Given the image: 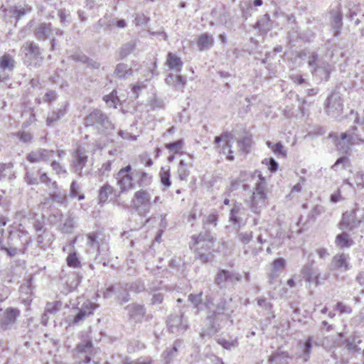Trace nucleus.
I'll return each mask as SVG.
<instances>
[{
	"instance_id": "nucleus-10",
	"label": "nucleus",
	"mask_w": 364,
	"mask_h": 364,
	"mask_svg": "<svg viewBox=\"0 0 364 364\" xmlns=\"http://www.w3.org/2000/svg\"><path fill=\"white\" fill-rule=\"evenodd\" d=\"M20 315L21 311L18 308H7L0 316V332L16 329Z\"/></svg>"
},
{
	"instance_id": "nucleus-27",
	"label": "nucleus",
	"mask_w": 364,
	"mask_h": 364,
	"mask_svg": "<svg viewBox=\"0 0 364 364\" xmlns=\"http://www.w3.org/2000/svg\"><path fill=\"white\" fill-rule=\"evenodd\" d=\"M86 245L89 247L87 252L97 251L99 255L103 250V243L99 237V234L96 232H92L87 235Z\"/></svg>"
},
{
	"instance_id": "nucleus-18",
	"label": "nucleus",
	"mask_w": 364,
	"mask_h": 364,
	"mask_svg": "<svg viewBox=\"0 0 364 364\" xmlns=\"http://www.w3.org/2000/svg\"><path fill=\"white\" fill-rule=\"evenodd\" d=\"M314 261H311L304 264L301 270V274L302 278L309 285L314 284L315 287H317L320 284L319 278L321 274L318 268L314 267Z\"/></svg>"
},
{
	"instance_id": "nucleus-58",
	"label": "nucleus",
	"mask_w": 364,
	"mask_h": 364,
	"mask_svg": "<svg viewBox=\"0 0 364 364\" xmlns=\"http://www.w3.org/2000/svg\"><path fill=\"white\" fill-rule=\"evenodd\" d=\"M220 153L227 155L226 158L228 161H232L235 157L233 156V151L231 149V144L230 139H225V142L222 146Z\"/></svg>"
},
{
	"instance_id": "nucleus-32",
	"label": "nucleus",
	"mask_w": 364,
	"mask_h": 364,
	"mask_svg": "<svg viewBox=\"0 0 364 364\" xmlns=\"http://www.w3.org/2000/svg\"><path fill=\"white\" fill-rule=\"evenodd\" d=\"M272 26V21L268 14L263 15L254 25V28L258 29L261 34L267 33Z\"/></svg>"
},
{
	"instance_id": "nucleus-14",
	"label": "nucleus",
	"mask_w": 364,
	"mask_h": 364,
	"mask_svg": "<svg viewBox=\"0 0 364 364\" xmlns=\"http://www.w3.org/2000/svg\"><path fill=\"white\" fill-rule=\"evenodd\" d=\"M213 245L214 241H210V244L207 242H193L192 245H190V247L194 250L195 258L205 264L211 261L213 257L211 252Z\"/></svg>"
},
{
	"instance_id": "nucleus-57",
	"label": "nucleus",
	"mask_w": 364,
	"mask_h": 364,
	"mask_svg": "<svg viewBox=\"0 0 364 364\" xmlns=\"http://www.w3.org/2000/svg\"><path fill=\"white\" fill-rule=\"evenodd\" d=\"M252 139L249 136H245L237 141V145L240 151L247 154L250 151Z\"/></svg>"
},
{
	"instance_id": "nucleus-3",
	"label": "nucleus",
	"mask_w": 364,
	"mask_h": 364,
	"mask_svg": "<svg viewBox=\"0 0 364 364\" xmlns=\"http://www.w3.org/2000/svg\"><path fill=\"white\" fill-rule=\"evenodd\" d=\"M85 127H92L97 134L109 136L116 127L109 116L100 109H94L84 118Z\"/></svg>"
},
{
	"instance_id": "nucleus-28",
	"label": "nucleus",
	"mask_w": 364,
	"mask_h": 364,
	"mask_svg": "<svg viewBox=\"0 0 364 364\" xmlns=\"http://www.w3.org/2000/svg\"><path fill=\"white\" fill-rule=\"evenodd\" d=\"M165 82L168 85L173 87L176 90L183 91L186 85V79L181 75H174L170 73L165 79Z\"/></svg>"
},
{
	"instance_id": "nucleus-24",
	"label": "nucleus",
	"mask_w": 364,
	"mask_h": 364,
	"mask_svg": "<svg viewBox=\"0 0 364 364\" xmlns=\"http://www.w3.org/2000/svg\"><path fill=\"white\" fill-rule=\"evenodd\" d=\"M125 309L128 312L129 318L135 323L141 322L146 314L144 306L137 303L127 305Z\"/></svg>"
},
{
	"instance_id": "nucleus-46",
	"label": "nucleus",
	"mask_w": 364,
	"mask_h": 364,
	"mask_svg": "<svg viewBox=\"0 0 364 364\" xmlns=\"http://www.w3.org/2000/svg\"><path fill=\"white\" fill-rule=\"evenodd\" d=\"M241 207H242L241 203H235L233 205V207L232 208V209L230 210V217H229L230 221L234 225H237L238 227H240V221H241V219L238 215L240 212Z\"/></svg>"
},
{
	"instance_id": "nucleus-37",
	"label": "nucleus",
	"mask_w": 364,
	"mask_h": 364,
	"mask_svg": "<svg viewBox=\"0 0 364 364\" xmlns=\"http://www.w3.org/2000/svg\"><path fill=\"white\" fill-rule=\"evenodd\" d=\"M133 70L132 68H129L127 64L120 63L116 65L114 71V75L119 79H125L129 76L133 75Z\"/></svg>"
},
{
	"instance_id": "nucleus-52",
	"label": "nucleus",
	"mask_w": 364,
	"mask_h": 364,
	"mask_svg": "<svg viewBox=\"0 0 364 364\" xmlns=\"http://www.w3.org/2000/svg\"><path fill=\"white\" fill-rule=\"evenodd\" d=\"M159 176L161 184L166 188H169L171 185L169 167L167 168L162 167L159 173Z\"/></svg>"
},
{
	"instance_id": "nucleus-15",
	"label": "nucleus",
	"mask_w": 364,
	"mask_h": 364,
	"mask_svg": "<svg viewBox=\"0 0 364 364\" xmlns=\"http://www.w3.org/2000/svg\"><path fill=\"white\" fill-rule=\"evenodd\" d=\"M88 160V156L85 149L77 147L72 154V160L70 163L71 171L78 176H82L83 168L86 166Z\"/></svg>"
},
{
	"instance_id": "nucleus-21",
	"label": "nucleus",
	"mask_w": 364,
	"mask_h": 364,
	"mask_svg": "<svg viewBox=\"0 0 364 364\" xmlns=\"http://www.w3.org/2000/svg\"><path fill=\"white\" fill-rule=\"evenodd\" d=\"M349 261L350 257L348 255L345 253L337 254L333 257L329 269L331 271L347 272L351 267Z\"/></svg>"
},
{
	"instance_id": "nucleus-53",
	"label": "nucleus",
	"mask_w": 364,
	"mask_h": 364,
	"mask_svg": "<svg viewBox=\"0 0 364 364\" xmlns=\"http://www.w3.org/2000/svg\"><path fill=\"white\" fill-rule=\"evenodd\" d=\"M324 60L319 58V55L317 51H312L309 53L307 63L310 68V70L316 66L321 64V62Z\"/></svg>"
},
{
	"instance_id": "nucleus-41",
	"label": "nucleus",
	"mask_w": 364,
	"mask_h": 364,
	"mask_svg": "<svg viewBox=\"0 0 364 364\" xmlns=\"http://www.w3.org/2000/svg\"><path fill=\"white\" fill-rule=\"evenodd\" d=\"M135 48L136 43L133 41L122 44L118 50L119 59H124L134 50Z\"/></svg>"
},
{
	"instance_id": "nucleus-11",
	"label": "nucleus",
	"mask_w": 364,
	"mask_h": 364,
	"mask_svg": "<svg viewBox=\"0 0 364 364\" xmlns=\"http://www.w3.org/2000/svg\"><path fill=\"white\" fill-rule=\"evenodd\" d=\"M33 10L31 5L26 2H19L13 6H11L8 9L4 10L5 13V17L9 21L12 23L14 21L17 23L26 15L30 14Z\"/></svg>"
},
{
	"instance_id": "nucleus-47",
	"label": "nucleus",
	"mask_w": 364,
	"mask_h": 364,
	"mask_svg": "<svg viewBox=\"0 0 364 364\" xmlns=\"http://www.w3.org/2000/svg\"><path fill=\"white\" fill-rule=\"evenodd\" d=\"M336 244L342 248L349 247L353 244V241L349 237L348 233L343 232L338 234L336 237Z\"/></svg>"
},
{
	"instance_id": "nucleus-36",
	"label": "nucleus",
	"mask_w": 364,
	"mask_h": 364,
	"mask_svg": "<svg viewBox=\"0 0 364 364\" xmlns=\"http://www.w3.org/2000/svg\"><path fill=\"white\" fill-rule=\"evenodd\" d=\"M117 184L120 186L121 192L134 188V184L133 183L134 176L132 175H117Z\"/></svg>"
},
{
	"instance_id": "nucleus-34",
	"label": "nucleus",
	"mask_w": 364,
	"mask_h": 364,
	"mask_svg": "<svg viewBox=\"0 0 364 364\" xmlns=\"http://www.w3.org/2000/svg\"><path fill=\"white\" fill-rule=\"evenodd\" d=\"M66 107L67 105H65L57 110H53L48 113L46 121L47 126L53 127L56 122L60 119L67 112Z\"/></svg>"
},
{
	"instance_id": "nucleus-38",
	"label": "nucleus",
	"mask_w": 364,
	"mask_h": 364,
	"mask_svg": "<svg viewBox=\"0 0 364 364\" xmlns=\"http://www.w3.org/2000/svg\"><path fill=\"white\" fill-rule=\"evenodd\" d=\"M257 304L259 307L263 308L264 309L268 311L267 317L265 327L267 326L268 324L271 323V320L275 318V314L272 311L273 305L271 302L267 301L265 298H259L257 299Z\"/></svg>"
},
{
	"instance_id": "nucleus-17",
	"label": "nucleus",
	"mask_w": 364,
	"mask_h": 364,
	"mask_svg": "<svg viewBox=\"0 0 364 364\" xmlns=\"http://www.w3.org/2000/svg\"><path fill=\"white\" fill-rule=\"evenodd\" d=\"M324 54L323 58L332 63H336L339 61L340 58L344 56V53L341 48L338 46L335 39L328 40L322 46Z\"/></svg>"
},
{
	"instance_id": "nucleus-25",
	"label": "nucleus",
	"mask_w": 364,
	"mask_h": 364,
	"mask_svg": "<svg viewBox=\"0 0 364 364\" xmlns=\"http://www.w3.org/2000/svg\"><path fill=\"white\" fill-rule=\"evenodd\" d=\"M183 345V341L177 339L171 347L167 348L161 354V359L164 364H170L178 356V348Z\"/></svg>"
},
{
	"instance_id": "nucleus-64",
	"label": "nucleus",
	"mask_w": 364,
	"mask_h": 364,
	"mask_svg": "<svg viewBox=\"0 0 364 364\" xmlns=\"http://www.w3.org/2000/svg\"><path fill=\"white\" fill-rule=\"evenodd\" d=\"M183 144V141L182 139H178L177 141L166 144L165 147L169 151H173L174 154H177L182 149Z\"/></svg>"
},
{
	"instance_id": "nucleus-63",
	"label": "nucleus",
	"mask_w": 364,
	"mask_h": 364,
	"mask_svg": "<svg viewBox=\"0 0 364 364\" xmlns=\"http://www.w3.org/2000/svg\"><path fill=\"white\" fill-rule=\"evenodd\" d=\"M177 172H178V178L181 181H185L187 179L188 176L190 174V171L187 168L186 164L184 162V161H183V160L180 161Z\"/></svg>"
},
{
	"instance_id": "nucleus-1",
	"label": "nucleus",
	"mask_w": 364,
	"mask_h": 364,
	"mask_svg": "<svg viewBox=\"0 0 364 364\" xmlns=\"http://www.w3.org/2000/svg\"><path fill=\"white\" fill-rule=\"evenodd\" d=\"M188 300L198 310L202 309L200 305L207 309V316L200 332V336L211 337L218 333L226 325L232 326L233 319L232 314L234 311L232 299L225 294H220L218 291H209L203 298V292L199 294H190Z\"/></svg>"
},
{
	"instance_id": "nucleus-26",
	"label": "nucleus",
	"mask_w": 364,
	"mask_h": 364,
	"mask_svg": "<svg viewBox=\"0 0 364 364\" xmlns=\"http://www.w3.org/2000/svg\"><path fill=\"white\" fill-rule=\"evenodd\" d=\"M361 220H358L355 217V210H352L350 212H346L343 214L341 225L342 228L352 230L358 227Z\"/></svg>"
},
{
	"instance_id": "nucleus-13",
	"label": "nucleus",
	"mask_w": 364,
	"mask_h": 364,
	"mask_svg": "<svg viewBox=\"0 0 364 364\" xmlns=\"http://www.w3.org/2000/svg\"><path fill=\"white\" fill-rule=\"evenodd\" d=\"M242 279L240 273L227 269H219L214 279L215 284L220 289H226L228 284L234 285Z\"/></svg>"
},
{
	"instance_id": "nucleus-22",
	"label": "nucleus",
	"mask_w": 364,
	"mask_h": 364,
	"mask_svg": "<svg viewBox=\"0 0 364 364\" xmlns=\"http://www.w3.org/2000/svg\"><path fill=\"white\" fill-rule=\"evenodd\" d=\"M362 340L358 332L354 331L350 336L344 339L343 345L350 354L358 353L361 351L359 344Z\"/></svg>"
},
{
	"instance_id": "nucleus-49",
	"label": "nucleus",
	"mask_w": 364,
	"mask_h": 364,
	"mask_svg": "<svg viewBox=\"0 0 364 364\" xmlns=\"http://www.w3.org/2000/svg\"><path fill=\"white\" fill-rule=\"evenodd\" d=\"M114 191V188L109 184H105L102 186L100 191L98 195V199L100 203H105L109 198V196L111 195Z\"/></svg>"
},
{
	"instance_id": "nucleus-6",
	"label": "nucleus",
	"mask_w": 364,
	"mask_h": 364,
	"mask_svg": "<svg viewBox=\"0 0 364 364\" xmlns=\"http://www.w3.org/2000/svg\"><path fill=\"white\" fill-rule=\"evenodd\" d=\"M98 305L90 300L85 301L80 307H73L72 314L65 319L69 326H75L83 321L86 317L93 314Z\"/></svg>"
},
{
	"instance_id": "nucleus-45",
	"label": "nucleus",
	"mask_w": 364,
	"mask_h": 364,
	"mask_svg": "<svg viewBox=\"0 0 364 364\" xmlns=\"http://www.w3.org/2000/svg\"><path fill=\"white\" fill-rule=\"evenodd\" d=\"M74 227V218L70 215H68L64 220L63 223L59 225L58 229L63 233H71Z\"/></svg>"
},
{
	"instance_id": "nucleus-4",
	"label": "nucleus",
	"mask_w": 364,
	"mask_h": 364,
	"mask_svg": "<svg viewBox=\"0 0 364 364\" xmlns=\"http://www.w3.org/2000/svg\"><path fill=\"white\" fill-rule=\"evenodd\" d=\"M30 223L36 232L37 246L41 250H46L54 241L55 236L46 227L43 216L34 214L30 219Z\"/></svg>"
},
{
	"instance_id": "nucleus-29",
	"label": "nucleus",
	"mask_w": 364,
	"mask_h": 364,
	"mask_svg": "<svg viewBox=\"0 0 364 364\" xmlns=\"http://www.w3.org/2000/svg\"><path fill=\"white\" fill-rule=\"evenodd\" d=\"M214 38L208 33H203L197 39V47L199 50L204 51L210 49L214 45Z\"/></svg>"
},
{
	"instance_id": "nucleus-55",
	"label": "nucleus",
	"mask_w": 364,
	"mask_h": 364,
	"mask_svg": "<svg viewBox=\"0 0 364 364\" xmlns=\"http://www.w3.org/2000/svg\"><path fill=\"white\" fill-rule=\"evenodd\" d=\"M58 16L60 23L63 26H68L71 22V16L69 11L65 9H60L58 11Z\"/></svg>"
},
{
	"instance_id": "nucleus-2",
	"label": "nucleus",
	"mask_w": 364,
	"mask_h": 364,
	"mask_svg": "<svg viewBox=\"0 0 364 364\" xmlns=\"http://www.w3.org/2000/svg\"><path fill=\"white\" fill-rule=\"evenodd\" d=\"M4 230L0 229V250L9 257H13L19 254H25L33 240L29 232L24 229L22 225L18 228L8 230L6 240L3 236Z\"/></svg>"
},
{
	"instance_id": "nucleus-33",
	"label": "nucleus",
	"mask_w": 364,
	"mask_h": 364,
	"mask_svg": "<svg viewBox=\"0 0 364 364\" xmlns=\"http://www.w3.org/2000/svg\"><path fill=\"white\" fill-rule=\"evenodd\" d=\"M166 65L170 70H174L176 73L181 72L183 63L181 58L176 54L169 52L167 54Z\"/></svg>"
},
{
	"instance_id": "nucleus-20",
	"label": "nucleus",
	"mask_w": 364,
	"mask_h": 364,
	"mask_svg": "<svg viewBox=\"0 0 364 364\" xmlns=\"http://www.w3.org/2000/svg\"><path fill=\"white\" fill-rule=\"evenodd\" d=\"M167 327L170 333L180 335L187 330L188 323L186 321L183 320L182 316L174 314L168 316Z\"/></svg>"
},
{
	"instance_id": "nucleus-8",
	"label": "nucleus",
	"mask_w": 364,
	"mask_h": 364,
	"mask_svg": "<svg viewBox=\"0 0 364 364\" xmlns=\"http://www.w3.org/2000/svg\"><path fill=\"white\" fill-rule=\"evenodd\" d=\"M25 55V62L28 65L36 68L41 66L43 61L42 49L34 41H27L21 47Z\"/></svg>"
},
{
	"instance_id": "nucleus-50",
	"label": "nucleus",
	"mask_w": 364,
	"mask_h": 364,
	"mask_svg": "<svg viewBox=\"0 0 364 364\" xmlns=\"http://www.w3.org/2000/svg\"><path fill=\"white\" fill-rule=\"evenodd\" d=\"M80 187L76 181H73L70 187L69 196L71 198H77L78 200H82L85 198V195L80 193Z\"/></svg>"
},
{
	"instance_id": "nucleus-31",
	"label": "nucleus",
	"mask_w": 364,
	"mask_h": 364,
	"mask_svg": "<svg viewBox=\"0 0 364 364\" xmlns=\"http://www.w3.org/2000/svg\"><path fill=\"white\" fill-rule=\"evenodd\" d=\"M291 359L289 354L287 351H282L278 349L273 352L269 358V364H289Z\"/></svg>"
},
{
	"instance_id": "nucleus-60",
	"label": "nucleus",
	"mask_w": 364,
	"mask_h": 364,
	"mask_svg": "<svg viewBox=\"0 0 364 364\" xmlns=\"http://www.w3.org/2000/svg\"><path fill=\"white\" fill-rule=\"evenodd\" d=\"M218 343L225 349L231 350L232 349L236 348L239 342L237 338L232 339V340H225L224 338H220L218 340Z\"/></svg>"
},
{
	"instance_id": "nucleus-35",
	"label": "nucleus",
	"mask_w": 364,
	"mask_h": 364,
	"mask_svg": "<svg viewBox=\"0 0 364 364\" xmlns=\"http://www.w3.org/2000/svg\"><path fill=\"white\" fill-rule=\"evenodd\" d=\"M350 132L349 134L353 143L364 144V122L353 127Z\"/></svg>"
},
{
	"instance_id": "nucleus-40",
	"label": "nucleus",
	"mask_w": 364,
	"mask_h": 364,
	"mask_svg": "<svg viewBox=\"0 0 364 364\" xmlns=\"http://www.w3.org/2000/svg\"><path fill=\"white\" fill-rule=\"evenodd\" d=\"M343 16L341 11H338L331 13V26L335 30L334 36L338 37L340 34V30L343 26Z\"/></svg>"
},
{
	"instance_id": "nucleus-61",
	"label": "nucleus",
	"mask_w": 364,
	"mask_h": 364,
	"mask_svg": "<svg viewBox=\"0 0 364 364\" xmlns=\"http://www.w3.org/2000/svg\"><path fill=\"white\" fill-rule=\"evenodd\" d=\"M64 216L60 210L53 211L48 217L50 223L53 225H59L63 221Z\"/></svg>"
},
{
	"instance_id": "nucleus-54",
	"label": "nucleus",
	"mask_w": 364,
	"mask_h": 364,
	"mask_svg": "<svg viewBox=\"0 0 364 364\" xmlns=\"http://www.w3.org/2000/svg\"><path fill=\"white\" fill-rule=\"evenodd\" d=\"M129 291L138 294L144 291H146V288L145 287V284L143 280L141 279H138L134 282L129 284L128 291Z\"/></svg>"
},
{
	"instance_id": "nucleus-44",
	"label": "nucleus",
	"mask_w": 364,
	"mask_h": 364,
	"mask_svg": "<svg viewBox=\"0 0 364 364\" xmlns=\"http://www.w3.org/2000/svg\"><path fill=\"white\" fill-rule=\"evenodd\" d=\"M93 344L90 340H85L79 343L75 348L79 358H81V355L84 354H90L92 353Z\"/></svg>"
},
{
	"instance_id": "nucleus-19",
	"label": "nucleus",
	"mask_w": 364,
	"mask_h": 364,
	"mask_svg": "<svg viewBox=\"0 0 364 364\" xmlns=\"http://www.w3.org/2000/svg\"><path fill=\"white\" fill-rule=\"evenodd\" d=\"M59 279L68 287L69 291L75 289L81 281L78 273L66 268H62L59 274Z\"/></svg>"
},
{
	"instance_id": "nucleus-5",
	"label": "nucleus",
	"mask_w": 364,
	"mask_h": 364,
	"mask_svg": "<svg viewBox=\"0 0 364 364\" xmlns=\"http://www.w3.org/2000/svg\"><path fill=\"white\" fill-rule=\"evenodd\" d=\"M267 181L264 177L259 175V181L256 183L255 191L249 199L246 200V204L250 210L259 215L262 210L266 206Z\"/></svg>"
},
{
	"instance_id": "nucleus-9",
	"label": "nucleus",
	"mask_w": 364,
	"mask_h": 364,
	"mask_svg": "<svg viewBox=\"0 0 364 364\" xmlns=\"http://www.w3.org/2000/svg\"><path fill=\"white\" fill-rule=\"evenodd\" d=\"M128 286L129 283L127 282H117L111 284L103 291V296L105 299H110L115 295L117 302L122 305L130 299Z\"/></svg>"
},
{
	"instance_id": "nucleus-7",
	"label": "nucleus",
	"mask_w": 364,
	"mask_h": 364,
	"mask_svg": "<svg viewBox=\"0 0 364 364\" xmlns=\"http://www.w3.org/2000/svg\"><path fill=\"white\" fill-rule=\"evenodd\" d=\"M151 205V194L144 189L136 191L131 200L132 209L141 216H146L150 212Z\"/></svg>"
},
{
	"instance_id": "nucleus-23",
	"label": "nucleus",
	"mask_w": 364,
	"mask_h": 364,
	"mask_svg": "<svg viewBox=\"0 0 364 364\" xmlns=\"http://www.w3.org/2000/svg\"><path fill=\"white\" fill-rule=\"evenodd\" d=\"M331 70V64L328 61L325 60L321 62L320 65L311 69L310 72L314 77H317L319 80L327 81L330 77Z\"/></svg>"
},
{
	"instance_id": "nucleus-59",
	"label": "nucleus",
	"mask_w": 364,
	"mask_h": 364,
	"mask_svg": "<svg viewBox=\"0 0 364 364\" xmlns=\"http://www.w3.org/2000/svg\"><path fill=\"white\" fill-rule=\"evenodd\" d=\"M301 38L300 33L296 29H291L289 31L287 36V43L289 46L294 47L299 42V41Z\"/></svg>"
},
{
	"instance_id": "nucleus-12",
	"label": "nucleus",
	"mask_w": 364,
	"mask_h": 364,
	"mask_svg": "<svg viewBox=\"0 0 364 364\" xmlns=\"http://www.w3.org/2000/svg\"><path fill=\"white\" fill-rule=\"evenodd\" d=\"M324 109L331 117L337 118L343 112V100L339 92H332L326 99Z\"/></svg>"
},
{
	"instance_id": "nucleus-16",
	"label": "nucleus",
	"mask_w": 364,
	"mask_h": 364,
	"mask_svg": "<svg viewBox=\"0 0 364 364\" xmlns=\"http://www.w3.org/2000/svg\"><path fill=\"white\" fill-rule=\"evenodd\" d=\"M34 24L32 29L33 36L38 41H46L49 38H51L53 35V27L51 23L46 22H38L34 23L33 21H31L28 23V26L31 27V24Z\"/></svg>"
},
{
	"instance_id": "nucleus-43",
	"label": "nucleus",
	"mask_w": 364,
	"mask_h": 364,
	"mask_svg": "<svg viewBox=\"0 0 364 364\" xmlns=\"http://www.w3.org/2000/svg\"><path fill=\"white\" fill-rule=\"evenodd\" d=\"M66 263L69 267L74 269L80 268L82 264L77 251L73 248L66 258Z\"/></svg>"
},
{
	"instance_id": "nucleus-30",
	"label": "nucleus",
	"mask_w": 364,
	"mask_h": 364,
	"mask_svg": "<svg viewBox=\"0 0 364 364\" xmlns=\"http://www.w3.org/2000/svg\"><path fill=\"white\" fill-rule=\"evenodd\" d=\"M353 144L355 143H353L348 132L341 133L340 139L336 141L337 149L343 154H348Z\"/></svg>"
},
{
	"instance_id": "nucleus-39",
	"label": "nucleus",
	"mask_w": 364,
	"mask_h": 364,
	"mask_svg": "<svg viewBox=\"0 0 364 364\" xmlns=\"http://www.w3.org/2000/svg\"><path fill=\"white\" fill-rule=\"evenodd\" d=\"M134 178H136L139 186H146L151 183V176L141 170H134L132 171Z\"/></svg>"
},
{
	"instance_id": "nucleus-62",
	"label": "nucleus",
	"mask_w": 364,
	"mask_h": 364,
	"mask_svg": "<svg viewBox=\"0 0 364 364\" xmlns=\"http://www.w3.org/2000/svg\"><path fill=\"white\" fill-rule=\"evenodd\" d=\"M272 270L280 274L286 267V260L282 257L277 258L272 262Z\"/></svg>"
},
{
	"instance_id": "nucleus-56",
	"label": "nucleus",
	"mask_w": 364,
	"mask_h": 364,
	"mask_svg": "<svg viewBox=\"0 0 364 364\" xmlns=\"http://www.w3.org/2000/svg\"><path fill=\"white\" fill-rule=\"evenodd\" d=\"M14 136L18 139V140L24 144H30L33 140V134L30 132L26 131H18L16 133L12 134Z\"/></svg>"
},
{
	"instance_id": "nucleus-48",
	"label": "nucleus",
	"mask_w": 364,
	"mask_h": 364,
	"mask_svg": "<svg viewBox=\"0 0 364 364\" xmlns=\"http://www.w3.org/2000/svg\"><path fill=\"white\" fill-rule=\"evenodd\" d=\"M191 240L193 242H207L208 244H210V241H214L213 236L211 235L210 230L207 229H203L198 235H193L191 237Z\"/></svg>"
},
{
	"instance_id": "nucleus-51",
	"label": "nucleus",
	"mask_w": 364,
	"mask_h": 364,
	"mask_svg": "<svg viewBox=\"0 0 364 364\" xmlns=\"http://www.w3.org/2000/svg\"><path fill=\"white\" fill-rule=\"evenodd\" d=\"M103 100L106 102L107 105L109 107H112L116 109L117 105V102L119 101V97H117V92L116 90H113L109 95H106L103 97Z\"/></svg>"
},
{
	"instance_id": "nucleus-42",
	"label": "nucleus",
	"mask_w": 364,
	"mask_h": 364,
	"mask_svg": "<svg viewBox=\"0 0 364 364\" xmlns=\"http://www.w3.org/2000/svg\"><path fill=\"white\" fill-rule=\"evenodd\" d=\"M313 343V337L309 336L303 343L302 353L300 358L303 359L304 362H307L310 359Z\"/></svg>"
}]
</instances>
